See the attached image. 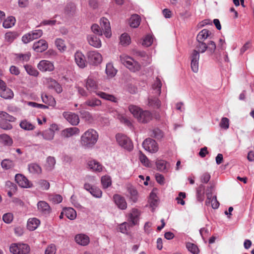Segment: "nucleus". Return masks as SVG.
I'll use <instances>...</instances> for the list:
<instances>
[{"instance_id": "53", "label": "nucleus", "mask_w": 254, "mask_h": 254, "mask_svg": "<svg viewBox=\"0 0 254 254\" xmlns=\"http://www.w3.org/2000/svg\"><path fill=\"white\" fill-rule=\"evenodd\" d=\"M47 169L51 170L56 164V160L54 157L49 156L47 158Z\"/></svg>"}, {"instance_id": "62", "label": "nucleus", "mask_w": 254, "mask_h": 254, "mask_svg": "<svg viewBox=\"0 0 254 254\" xmlns=\"http://www.w3.org/2000/svg\"><path fill=\"white\" fill-rule=\"evenodd\" d=\"M30 53H27L25 54H19L17 55V58L23 62H28L30 60Z\"/></svg>"}, {"instance_id": "17", "label": "nucleus", "mask_w": 254, "mask_h": 254, "mask_svg": "<svg viewBox=\"0 0 254 254\" xmlns=\"http://www.w3.org/2000/svg\"><path fill=\"white\" fill-rule=\"evenodd\" d=\"M74 61L79 67L83 68L86 66L85 57L81 52L77 51L74 54Z\"/></svg>"}, {"instance_id": "36", "label": "nucleus", "mask_w": 254, "mask_h": 254, "mask_svg": "<svg viewBox=\"0 0 254 254\" xmlns=\"http://www.w3.org/2000/svg\"><path fill=\"white\" fill-rule=\"evenodd\" d=\"M0 143L4 145H11L12 143V139L9 136L6 134H2L0 135Z\"/></svg>"}, {"instance_id": "14", "label": "nucleus", "mask_w": 254, "mask_h": 254, "mask_svg": "<svg viewBox=\"0 0 254 254\" xmlns=\"http://www.w3.org/2000/svg\"><path fill=\"white\" fill-rule=\"evenodd\" d=\"M0 96L4 99H11L14 96L13 91L4 82L0 86Z\"/></svg>"}, {"instance_id": "11", "label": "nucleus", "mask_w": 254, "mask_h": 254, "mask_svg": "<svg viewBox=\"0 0 254 254\" xmlns=\"http://www.w3.org/2000/svg\"><path fill=\"white\" fill-rule=\"evenodd\" d=\"M63 116L72 126H77L79 123V117L74 113L64 112Z\"/></svg>"}, {"instance_id": "4", "label": "nucleus", "mask_w": 254, "mask_h": 254, "mask_svg": "<svg viewBox=\"0 0 254 254\" xmlns=\"http://www.w3.org/2000/svg\"><path fill=\"white\" fill-rule=\"evenodd\" d=\"M98 139V133L94 129H89L81 136V144L86 148L93 146Z\"/></svg>"}, {"instance_id": "51", "label": "nucleus", "mask_w": 254, "mask_h": 254, "mask_svg": "<svg viewBox=\"0 0 254 254\" xmlns=\"http://www.w3.org/2000/svg\"><path fill=\"white\" fill-rule=\"evenodd\" d=\"M75 10V6L73 3H67L65 8V12L69 15H72Z\"/></svg>"}, {"instance_id": "7", "label": "nucleus", "mask_w": 254, "mask_h": 254, "mask_svg": "<svg viewBox=\"0 0 254 254\" xmlns=\"http://www.w3.org/2000/svg\"><path fill=\"white\" fill-rule=\"evenodd\" d=\"M117 141L118 144L124 149L131 151L133 145L131 140L126 135L122 133H118L116 136Z\"/></svg>"}, {"instance_id": "48", "label": "nucleus", "mask_w": 254, "mask_h": 254, "mask_svg": "<svg viewBox=\"0 0 254 254\" xmlns=\"http://www.w3.org/2000/svg\"><path fill=\"white\" fill-rule=\"evenodd\" d=\"M111 179L108 176H103L101 178V183L104 189L107 188L111 185Z\"/></svg>"}, {"instance_id": "12", "label": "nucleus", "mask_w": 254, "mask_h": 254, "mask_svg": "<svg viewBox=\"0 0 254 254\" xmlns=\"http://www.w3.org/2000/svg\"><path fill=\"white\" fill-rule=\"evenodd\" d=\"M140 214V211L136 208H132L128 213L127 220L131 224V225L134 226L138 224Z\"/></svg>"}, {"instance_id": "16", "label": "nucleus", "mask_w": 254, "mask_h": 254, "mask_svg": "<svg viewBox=\"0 0 254 254\" xmlns=\"http://www.w3.org/2000/svg\"><path fill=\"white\" fill-rule=\"evenodd\" d=\"M37 67L42 71H52L55 68L53 64L47 60L40 61L38 64Z\"/></svg>"}, {"instance_id": "45", "label": "nucleus", "mask_w": 254, "mask_h": 254, "mask_svg": "<svg viewBox=\"0 0 254 254\" xmlns=\"http://www.w3.org/2000/svg\"><path fill=\"white\" fill-rule=\"evenodd\" d=\"M1 167L5 169H9L14 166V162L9 159H4L1 163Z\"/></svg>"}, {"instance_id": "6", "label": "nucleus", "mask_w": 254, "mask_h": 254, "mask_svg": "<svg viewBox=\"0 0 254 254\" xmlns=\"http://www.w3.org/2000/svg\"><path fill=\"white\" fill-rule=\"evenodd\" d=\"M9 250L13 254H27L30 252V247L26 244L13 243L10 245Z\"/></svg>"}, {"instance_id": "26", "label": "nucleus", "mask_w": 254, "mask_h": 254, "mask_svg": "<svg viewBox=\"0 0 254 254\" xmlns=\"http://www.w3.org/2000/svg\"><path fill=\"white\" fill-rule=\"evenodd\" d=\"M87 40L89 44L93 47L98 48L101 46V40L94 35H89Z\"/></svg>"}, {"instance_id": "23", "label": "nucleus", "mask_w": 254, "mask_h": 254, "mask_svg": "<svg viewBox=\"0 0 254 254\" xmlns=\"http://www.w3.org/2000/svg\"><path fill=\"white\" fill-rule=\"evenodd\" d=\"M88 168L93 172H101L103 170V166L95 160L88 161L87 163Z\"/></svg>"}, {"instance_id": "33", "label": "nucleus", "mask_w": 254, "mask_h": 254, "mask_svg": "<svg viewBox=\"0 0 254 254\" xmlns=\"http://www.w3.org/2000/svg\"><path fill=\"white\" fill-rule=\"evenodd\" d=\"M20 127L25 130H32L35 128V126L27 120H22L19 124Z\"/></svg>"}, {"instance_id": "59", "label": "nucleus", "mask_w": 254, "mask_h": 254, "mask_svg": "<svg viewBox=\"0 0 254 254\" xmlns=\"http://www.w3.org/2000/svg\"><path fill=\"white\" fill-rule=\"evenodd\" d=\"M56 246L54 244H51L47 247L45 254H56Z\"/></svg>"}, {"instance_id": "39", "label": "nucleus", "mask_w": 254, "mask_h": 254, "mask_svg": "<svg viewBox=\"0 0 254 254\" xmlns=\"http://www.w3.org/2000/svg\"><path fill=\"white\" fill-rule=\"evenodd\" d=\"M28 170L32 174H40L42 172L41 168L36 163H31L28 165Z\"/></svg>"}, {"instance_id": "55", "label": "nucleus", "mask_w": 254, "mask_h": 254, "mask_svg": "<svg viewBox=\"0 0 254 254\" xmlns=\"http://www.w3.org/2000/svg\"><path fill=\"white\" fill-rule=\"evenodd\" d=\"M117 118L122 123L125 124L127 126L131 125V122L123 115L118 114Z\"/></svg>"}, {"instance_id": "30", "label": "nucleus", "mask_w": 254, "mask_h": 254, "mask_svg": "<svg viewBox=\"0 0 254 254\" xmlns=\"http://www.w3.org/2000/svg\"><path fill=\"white\" fill-rule=\"evenodd\" d=\"M211 32L206 29H204L200 31L197 35V41L204 42L209 37Z\"/></svg>"}, {"instance_id": "46", "label": "nucleus", "mask_w": 254, "mask_h": 254, "mask_svg": "<svg viewBox=\"0 0 254 254\" xmlns=\"http://www.w3.org/2000/svg\"><path fill=\"white\" fill-rule=\"evenodd\" d=\"M187 248L192 254H198L199 253V249L197 246L191 243H188L186 245Z\"/></svg>"}, {"instance_id": "58", "label": "nucleus", "mask_w": 254, "mask_h": 254, "mask_svg": "<svg viewBox=\"0 0 254 254\" xmlns=\"http://www.w3.org/2000/svg\"><path fill=\"white\" fill-rule=\"evenodd\" d=\"M220 127L223 129H227L229 127V120L227 118H222L219 124Z\"/></svg>"}, {"instance_id": "34", "label": "nucleus", "mask_w": 254, "mask_h": 254, "mask_svg": "<svg viewBox=\"0 0 254 254\" xmlns=\"http://www.w3.org/2000/svg\"><path fill=\"white\" fill-rule=\"evenodd\" d=\"M64 211L66 217L70 220H74L76 217L75 210L71 207L64 208Z\"/></svg>"}, {"instance_id": "50", "label": "nucleus", "mask_w": 254, "mask_h": 254, "mask_svg": "<svg viewBox=\"0 0 254 254\" xmlns=\"http://www.w3.org/2000/svg\"><path fill=\"white\" fill-rule=\"evenodd\" d=\"M127 195L130 200L134 203L137 202L139 197L137 191H128V193Z\"/></svg>"}, {"instance_id": "29", "label": "nucleus", "mask_w": 254, "mask_h": 254, "mask_svg": "<svg viewBox=\"0 0 254 254\" xmlns=\"http://www.w3.org/2000/svg\"><path fill=\"white\" fill-rule=\"evenodd\" d=\"M140 21V17L138 14H132L129 19V25L132 28H137L139 25Z\"/></svg>"}, {"instance_id": "32", "label": "nucleus", "mask_w": 254, "mask_h": 254, "mask_svg": "<svg viewBox=\"0 0 254 254\" xmlns=\"http://www.w3.org/2000/svg\"><path fill=\"white\" fill-rule=\"evenodd\" d=\"M19 36V34L16 31H9L5 34V40L9 43H12Z\"/></svg>"}, {"instance_id": "3", "label": "nucleus", "mask_w": 254, "mask_h": 254, "mask_svg": "<svg viewBox=\"0 0 254 254\" xmlns=\"http://www.w3.org/2000/svg\"><path fill=\"white\" fill-rule=\"evenodd\" d=\"M129 112L141 123H147L152 119V114L148 111H143L138 107L130 105L128 107Z\"/></svg>"}, {"instance_id": "9", "label": "nucleus", "mask_w": 254, "mask_h": 254, "mask_svg": "<svg viewBox=\"0 0 254 254\" xmlns=\"http://www.w3.org/2000/svg\"><path fill=\"white\" fill-rule=\"evenodd\" d=\"M38 211L45 217L49 216L52 209L49 204L45 201H39L37 204Z\"/></svg>"}, {"instance_id": "19", "label": "nucleus", "mask_w": 254, "mask_h": 254, "mask_svg": "<svg viewBox=\"0 0 254 254\" xmlns=\"http://www.w3.org/2000/svg\"><path fill=\"white\" fill-rule=\"evenodd\" d=\"M79 129L76 127H71L64 129L61 132V136L64 138H69L74 135L78 134Z\"/></svg>"}, {"instance_id": "44", "label": "nucleus", "mask_w": 254, "mask_h": 254, "mask_svg": "<svg viewBox=\"0 0 254 254\" xmlns=\"http://www.w3.org/2000/svg\"><path fill=\"white\" fill-rule=\"evenodd\" d=\"M106 72L108 75L112 77L116 74L117 70L114 67L112 64L108 63L106 65Z\"/></svg>"}, {"instance_id": "41", "label": "nucleus", "mask_w": 254, "mask_h": 254, "mask_svg": "<svg viewBox=\"0 0 254 254\" xmlns=\"http://www.w3.org/2000/svg\"><path fill=\"white\" fill-rule=\"evenodd\" d=\"M25 69L27 73L33 76H37L39 74L38 71L34 67H32L31 65L26 64L24 66Z\"/></svg>"}, {"instance_id": "1", "label": "nucleus", "mask_w": 254, "mask_h": 254, "mask_svg": "<svg viewBox=\"0 0 254 254\" xmlns=\"http://www.w3.org/2000/svg\"><path fill=\"white\" fill-rule=\"evenodd\" d=\"M196 45V50H193L190 56L191 60V68L194 72H197L198 70V61L199 59V53H203L207 50L210 55L214 53L216 46L214 42L209 41L207 44L204 42L197 41Z\"/></svg>"}, {"instance_id": "13", "label": "nucleus", "mask_w": 254, "mask_h": 254, "mask_svg": "<svg viewBox=\"0 0 254 254\" xmlns=\"http://www.w3.org/2000/svg\"><path fill=\"white\" fill-rule=\"evenodd\" d=\"M15 180L18 185L23 188H30L32 184L24 175L17 174L15 176Z\"/></svg>"}, {"instance_id": "28", "label": "nucleus", "mask_w": 254, "mask_h": 254, "mask_svg": "<svg viewBox=\"0 0 254 254\" xmlns=\"http://www.w3.org/2000/svg\"><path fill=\"white\" fill-rule=\"evenodd\" d=\"M162 83L160 79L158 77L156 78L154 84L152 85L153 93L155 96H158L161 94V88Z\"/></svg>"}, {"instance_id": "22", "label": "nucleus", "mask_w": 254, "mask_h": 254, "mask_svg": "<svg viewBox=\"0 0 254 254\" xmlns=\"http://www.w3.org/2000/svg\"><path fill=\"white\" fill-rule=\"evenodd\" d=\"M74 240L77 244L85 246H87L90 242L89 237L83 234H79L75 236Z\"/></svg>"}, {"instance_id": "52", "label": "nucleus", "mask_w": 254, "mask_h": 254, "mask_svg": "<svg viewBox=\"0 0 254 254\" xmlns=\"http://www.w3.org/2000/svg\"><path fill=\"white\" fill-rule=\"evenodd\" d=\"M0 127L5 130H9L12 128V126L5 120L2 119L0 121Z\"/></svg>"}, {"instance_id": "18", "label": "nucleus", "mask_w": 254, "mask_h": 254, "mask_svg": "<svg viewBox=\"0 0 254 254\" xmlns=\"http://www.w3.org/2000/svg\"><path fill=\"white\" fill-rule=\"evenodd\" d=\"M48 48V44L47 42L43 39L35 42L33 45V49L36 52L42 53L46 51Z\"/></svg>"}, {"instance_id": "42", "label": "nucleus", "mask_w": 254, "mask_h": 254, "mask_svg": "<svg viewBox=\"0 0 254 254\" xmlns=\"http://www.w3.org/2000/svg\"><path fill=\"white\" fill-rule=\"evenodd\" d=\"M81 118L85 121L91 122L93 121V118L92 115L88 111L85 110H81L79 112Z\"/></svg>"}, {"instance_id": "43", "label": "nucleus", "mask_w": 254, "mask_h": 254, "mask_svg": "<svg viewBox=\"0 0 254 254\" xmlns=\"http://www.w3.org/2000/svg\"><path fill=\"white\" fill-rule=\"evenodd\" d=\"M55 45L60 51H64L66 49L64 41L61 38H57L55 40Z\"/></svg>"}, {"instance_id": "5", "label": "nucleus", "mask_w": 254, "mask_h": 254, "mask_svg": "<svg viewBox=\"0 0 254 254\" xmlns=\"http://www.w3.org/2000/svg\"><path fill=\"white\" fill-rule=\"evenodd\" d=\"M120 61L125 66L133 72L140 69V65L129 56L122 55L120 56Z\"/></svg>"}, {"instance_id": "56", "label": "nucleus", "mask_w": 254, "mask_h": 254, "mask_svg": "<svg viewBox=\"0 0 254 254\" xmlns=\"http://www.w3.org/2000/svg\"><path fill=\"white\" fill-rule=\"evenodd\" d=\"M91 30L92 32L99 36H101L103 34L102 30L100 28V27L96 24H93L91 26Z\"/></svg>"}, {"instance_id": "15", "label": "nucleus", "mask_w": 254, "mask_h": 254, "mask_svg": "<svg viewBox=\"0 0 254 254\" xmlns=\"http://www.w3.org/2000/svg\"><path fill=\"white\" fill-rule=\"evenodd\" d=\"M100 25L102 31H104L105 36L107 38H110L111 36L112 33L111 31L110 22L108 19L105 17L101 18Z\"/></svg>"}, {"instance_id": "27", "label": "nucleus", "mask_w": 254, "mask_h": 254, "mask_svg": "<svg viewBox=\"0 0 254 254\" xmlns=\"http://www.w3.org/2000/svg\"><path fill=\"white\" fill-rule=\"evenodd\" d=\"M40 221L36 218H29L27 221V228L30 231L35 230L40 225Z\"/></svg>"}, {"instance_id": "37", "label": "nucleus", "mask_w": 254, "mask_h": 254, "mask_svg": "<svg viewBox=\"0 0 254 254\" xmlns=\"http://www.w3.org/2000/svg\"><path fill=\"white\" fill-rule=\"evenodd\" d=\"M148 105L154 108H159L161 106V102L157 97H149L148 98Z\"/></svg>"}, {"instance_id": "8", "label": "nucleus", "mask_w": 254, "mask_h": 254, "mask_svg": "<svg viewBox=\"0 0 254 254\" xmlns=\"http://www.w3.org/2000/svg\"><path fill=\"white\" fill-rule=\"evenodd\" d=\"M88 62L93 65L99 64L102 61L101 55L96 51H90L86 54Z\"/></svg>"}, {"instance_id": "47", "label": "nucleus", "mask_w": 254, "mask_h": 254, "mask_svg": "<svg viewBox=\"0 0 254 254\" xmlns=\"http://www.w3.org/2000/svg\"><path fill=\"white\" fill-rule=\"evenodd\" d=\"M130 43V38L127 33H124L121 36L120 43L123 46L128 45Z\"/></svg>"}, {"instance_id": "25", "label": "nucleus", "mask_w": 254, "mask_h": 254, "mask_svg": "<svg viewBox=\"0 0 254 254\" xmlns=\"http://www.w3.org/2000/svg\"><path fill=\"white\" fill-rule=\"evenodd\" d=\"M41 98L43 102L46 104L52 107H55L56 106V100L52 95H48L47 94L43 93L41 94Z\"/></svg>"}, {"instance_id": "24", "label": "nucleus", "mask_w": 254, "mask_h": 254, "mask_svg": "<svg viewBox=\"0 0 254 254\" xmlns=\"http://www.w3.org/2000/svg\"><path fill=\"white\" fill-rule=\"evenodd\" d=\"M148 203L151 207L152 208V211L154 208L158 204L159 199L156 193L154 191H151L148 198Z\"/></svg>"}, {"instance_id": "38", "label": "nucleus", "mask_w": 254, "mask_h": 254, "mask_svg": "<svg viewBox=\"0 0 254 254\" xmlns=\"http://www.w3.org/2000/svg\"><path fill=\"white\" fill-rule=\"evenodd\" d=\"M156 165L158 170L161 172H167L168 163L164 160H157Z\"/></svg>"}, {"instance_id": "10", "label": "nucleus", "mask_w": 254, "mask_h": 254, "mask_svg": "<svg viewBox=\"0 0 254 254\" xmlns=\"http://www.w3.org/2000/svg\"><path fill=\"white\" fill-rule=\"evenodd\" d=\"M143 147L151 153L156 152L158 147L156 141L150 138L146 139L142 143Z\"/></svg>"}, {"instance_id": "40", "label": "nucleus", "mask_w": 254, "mask_h": 254, "mask_svg": "<svg viewBox=\"0 0 254 254\" xmlns=\"http://www.w3.org/2000/svg\"><path fill=\"white\" fill-rule=\"evenodd\" d=\"M15 21L16 20L14 17H8L3 22V27L5 28H11L15 24Z\"/></svg>"}, {"instance_id": "35", "label": "nucleus", "mask_w": 254, "mask_h": 254, "mask_svg": "<svg viewBox=\"0 0 254 254\" xmlns=\"http://www.w3.org/2000/svg\"><path fill=\"white\" fill-rule=\"evenodd\" d=\"M55 136V131L52 129H46L42 131L43 138L46 140L51 141L53 140Z\"/></svg>"}, {"instance_id": "31", "label": "nucleus", "mask_w": 254, "mask_h": 254, "mask_svg": "<svg viewBox=\"0 0 254 254\" xmlns=\"http://www.w3.org/2000/svg\"><path fill=\"white\" fill-rule=\"evenodd\" d=\"M84 104L90 107H96L101 106L102 102L101 100L96 98H92L87 100Z\"/></svg>"}, {"instance_id": "64", "label": "nucleus", "mask_w": 254, "mask_h": 254, "mask_svg": "<svg viewBox=\"0 0 254 254\" xmlns=\"http://www.w3.org/2000/svg\"><path fill=\"white\" fill-rule=\"evenodd\" d=\"M38 184L41 189L43 190H48L50 188V183L45 180H41L38 182Z\"/></svg>"}, {"instance_id": "20", "label": "nucleus", "mask_w": 254, "mask_h": 254, "mask_svg": "<svg viewBox=\"0 0 254 254\" xmlns=\"http://www.w3.org/2000/svg\"><path fill=\"white\" fill-rule=\"evenodd\" d=\"M115 203L121 210H125L127 208V203L125 198L119 194H115L113 197Z\"/></svg>"}, {"instance_id": "61", "label": "nucleus", "mask_w": 254, "mask_h": 254, "mask_svg": "<svg viewBox=\"0 0 254 254\" xmlns=\"http://www.w3.org/2000/svg\"><path fill=\"white\" fill-rule=\"evenodd\" d=\"M50 199L54 203H60L63 200V197L59 194H55L50 196Z\"/></svg>"}, {"instance_id": "63", "label": "nucleus", "mask_w": 254, "mask_h": 254, "mask_svg": "<svg viewBox=\"0 0 254 254\" xmlns=\"http://www.w3.org/2000/svg\"><path fill=\"white\" fill-rule=\"evenodd\" d=\"M186 197V193L181 191L179 193L178 197L176 198L177 203L178 204H181V205H184L185 204V201L184 200V198H185Z\"/></svg>"}, {"instance_id": "54", "label": "nucleus", "mask_w": 254, "mask_h": 254, "mask_svg": "<svg viewBox=\"0 0 254 254\" xmlns=\"http://www.w3.org/2000/svg\"><path fill=\"white\" fill-rule=\"evenodd\" d=\"M33 40L41 37L43 35V31L42 30L37 29L35 30L30 32Z\"/></svg>"}, {"instance_id": "49", "label": "nucleus", "mask_w": 254, "mask_h": 254, "mask_svg": "<svg viewBox=\"0 0 254 254\" xmlns=\"http://www.w3.org/2000/svg\"><path fill=\"white\" fill-rule=\"evenodd\" d=\"M153 43V37L150 35H146L143 39L142 45L145 47H149Z\"/></svg>"}, {"instance_id": "2", "label": "nucleus", "mask_w": 254, "mask_h": 254, "mask_svg": "<svg viewBox=\"0 0 254 254\" xmlns=\"http://www.w3.org/2000/svg\"><path fill=\"white\" fill-rule=\"evenodd\" d=\"M85 87L89 92L96 93L97 96L103 99L114 103L117 102V98L114 95L102 91H96L98 89V84L96 78L93 75H90L85 80Z\"/></svg>"}, {"instance_id": "60", "label": "nucleus", "mask_w": 254, "mask_h": 254, "mask_svg": "<svg viewBox=\"0 0 254 254\" xmlns=\"http://www.w3.org/2000/svg\"><path fill=\"white\" fill-rule=\"evenodd\" d=\"M13 219V216L11 213H5L2 216L3 221L7 224L10 223L12 221Z\"/></svg>"}, {"instance_id": "21", "label": "nucleus", "mask_w": 254, "mask_h": 254, "mask_svg": "<svg viewBox=\"0 0 254 254\" xmlns=\"http://www.w3.org/2000/svg\"><path fill=\"white\" fill-rule=\"evenodd\" d=\"M207 199L205 201L206 205H211L213 209H217L219 206V203L217 200L216 196H213L211 192H208L206 194Z\"/></svg>"}, {"instance_id": "57", "label": "nucleus", "mask_w": 254, "mask_h": 254, "mask_svg": "<svg viewBox=\"0 0 254 254\" xmlns=\"http://www.w3.org/2000/svg\"><path fill=\"white\" fill-rule=\"evenodd\" d=\"M139 160L140 162L146 167H150V163L149 159L147 158V157L142 153H140V155L139 156Z\"/></svg>"}]
</instances>
